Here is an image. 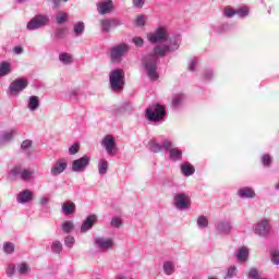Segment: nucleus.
Returning a JSON list of instances; mask_svg holds the SVG:
<instances>
[{"label":"nucleus","mask_w":279,"mask_h":279,"mask_svg":"<svg viewBox=\"0 0 279 279\" xmlns=\"http://www.w3.org/2000/svg\"><path fill=\"white\" fill-rule=\"evenodd\" d=\"M84 29H86V25L84 24V22L75 23L73 26V32L75 36H82V34H84Z\"/></svg>","instance_id":"nucleus-32"},{"label":"nucleus","mask_w":279,"mask_h":279,"mask_svg":"<svg viewBox=\"0 0 279 279\" xmlns=\"http://www.w3.org/2000/svg\"><path fill=\"white\" fill-rule=\"evenodd\" d=\"M168 151L169 159L172 160V162H179L180 160H182V149L172 146L168 149Z\"/></svg>","instance_id":"nucleus-21"},{"label":"nucleus","mask_w":279,"mask_h":279,"mask_svg":"<svg viewBox=\"0 0 279 279\" xmlns=\"http://www.w3.org/2000/svg\"><path fill=\"white\" fill-rule=\"evenodd\" d=\"M23 171V168L21 166H15L11 171L10 174L13 178H21V173Z\"/></svg>","instance_id":"nucleus-47"},{"label":"nucleus","mask_w":279,"mask_h":279,"mask_svg":"<svg viewBox=\"0 0 279 279\" xmlns=\"http://www.w3.org/2000/svg\"><path fill=\"white\" fill-rule=\"evenodd\" d=\"M271 260L275 265H279V251L275 250L271 252Z\"/></svg>","instance_id":"nucleus-54"},{"label":"nucleus","mask_w":279,"mask_h":279,"mask_svg":"<svg viewBox=\"0 0 279 279\" xmlns=\"http://www.w3.org/2000/svg\"><path fill=\"white\" fill-rule=\"evenodd\" d=\"M78 151H80V144H73L69 148L70 156H75V154H77Z\"/></svg>","instance_id":"nucleus-53"},{"label":"nucleus","mask_w":279,"mask_h":279,"mask_svg":"<svg viewBox=\"0 0 279 279\" xmlns=\"http://www.w3.org/2000/svg\"><path fill=\"white\" fill-rule=\"evenodd\" d=\"M101 145L109 156L117 154V142L111 135H106L101 141Z\"/></svg>","instance_id":"nucleus-11"},{"label":"nucleus","mask_w":279,"mask_h":279,"mask_svg":"<svg viewBox=\"0 0 279 279\" xmlns=\"http://www.w3.org/2000/svg\"><path fill=\"white\" fill-rule=\"evenodd\" d=\"M29 86V82L25 77H19L15 78L13 82L10 83L9 88H8V94L11 97H19L25 88Z\"/></svg>","instance_id":"nucleus-5"},{"label":"nucleus","mask_w":279,"mask_h":279,"mask_svg":"<svg viewBox=\"0 0 279 279\" xmlns=\"http://www.w3.org/2000/svg\"><path fill=\"white\" fill-rule=\"evenodd\" d=\"M32 145H33L32 140H25L21 144V149H23V151H27V149H29V147H32Z\"/></svg>","instance_id":"nucleus-52"},{"label":"nucleus","mask_w":279,"mask_h":279,"mask_svg":"<svg viewBox=\"0 0 279 279\" xmlns=\"http://www.w3.org/2000/svg\"><path fill=\"white\" fill-rule=\"evenodd\" d=\"M100 25L104 34H108L110 29L119 27V25H122V23L118 19H104L100 21Z\"/></svg>","instance_id":"nucleus-13"},{"label":"nucleus","mask_w":279,"mask_h":279,"mask_svg":"<svg viewBox=\"0 0 279 279\" xmlns=\"http://www.w3.org/2000/svg\"><path fill=\"white\" fill-rule=\"evenodd\" d=\"M78 95H80V89L77 88L70 89L68 92V98L70 99V101H72V104H77Z\"/></svg>","instance_id":"nucleus-33"},{"label":"nucleus","mask_w":279,"mask_h":279,"mask_svg":"<svg viewBox=\"0 0 279 279\" xmlns=\"http://www.w3.org/2000/svg\"><path fill=\"white\" fill-rule=\"evenodd\" d=\"M49 23V15L47 14H37L35 15L27 24L26 29L28 32H35V29H40Z\"/></svg>","instance_id":"nucleus-6"},{"label":"nucleus","mask_w":279,"mask_h":279,"mask_svg":"<svg viewBox=\"0 0 279 279\" xmlns=\"http://www.w3.org/2000/svg\"><path fill=\"white\" fill-rule=\"evenodd\" d=\"M133 43L135 44V47H143V45H145V41L141 37H134Z\"/></svg>","instance_id":"nucleus-56"},{"label":"nucleus","mask_w":279,"mask_h":279,"mask_svg":"<svg viewBox=\"0 0 279 279\" xmlns=\"http://www.w3.org/2000/svg\"><path fill=\"white\" fill-rule=\"evenodd\" d=\"M111 226L112 228H119L120 226H123V220H121L119 217H113L111 219Z\"/></svg>","instance_id":"nucleus-51"},{"label":"nucleus","mask_w":279,"mask_h":279,"mask_svg":"<svg viewBox=\"0 0 279 279\" xmlns=\"http://www.w3.org/2000/svg\"><path fill=\"white\" fill-rule=\"evenodd\" d=\"M64 245L65 247H73V245H75V238L68 235L64 239Z\"/></svg>","instance_id":"nucleus-49"},{"label":"nucleus","mask_w":279,"mask_h":279,"mask_svg":"<svg viewBox=\"0 0 279 279\" xmlns=\"http://www.w3.org/2000/svg\"><path fill=\"white\" fill-rule=\"evenodd\" d=\"M182 101H184V95L178 94L172 99V107L173 108H180V106H182Z\"/></svg>","instance_id":"nucleus-36"},{"label":"nucleus","mask_w":279,"mask_h":279,"mask_svg":"<svg viewBox=\"0 0 279 279\" xmlns=\"http://www.w3.org/2000/svg\"><path fill=\"white\" fill-rule=\"evenodd\" d=\"M66 34V29L65 28H57L53 33V36L57 40H62V38H64V35Z\"/></svg>","instance_id":"nucleus-43"},{"label":"nucleus","mask_w":279,"mask_h":279,"mask_svg":"<svg viewBox=\"0 0 279 279\" xmlns=\"http://www.w3.org/2000/svg\"><path fill=\"white\" fill-rule=\"evenodd\" d=\"M253 231L257 236H269V232H271V223H269V220L267 219H262L253 226Z\"/></svg>","instance_id":"nucleus-9"},{"label":"nucleus","mask_w":279,"mask_h":279,"mask_svg":"<svg viewBox=\"0 0 279 279\" xmlns=\"http://www.w3.org/2000/svg\"><path fill=\"white\" fill-rule=\"evenodd\" d=\"M16 134V129H11L10 131H2L0 133V146L10 143Z\"/></svg>","instance_id":"nucleus-19"},{"label":"nucleus","mask_w":279,"mask_h":279,"mask_svg":"<svg viewBox=\"0 0 279 279\" xmlns=\"http://www.w3.org/2000/svg\"><path fill=\"white\" fill-rule=\"evenodd\" d=\"M17 271L21 274V276H25V274H29L31 268L27 264L21 263L17 265Z\"/></svg>","instance_id":"nucleus-38"},{"label":"nucleus","mask_w":279,"mask_h":279,"mask_svg":"<svg viewBox=\"0 0 279 279\" xmlns=\"http://www.w3.org/2000/svg\"><path fill=\"white\" fill-rule=\"evenodd\" d=\"M76 206L73 202L64 203L61 207V213H63L65 216L69 215H75Z\"/></svg>","instance_id":"nucleus-23"},{"label":"nucleus","mask_w":279,"mask_h":279,"mask_svg":"<svg viewBox=\"0 0 279 279\" xmlns=\"http://www.w3.org/2000/svg\"><path fill=\"white\" fill-rule=\"evenodd\" d=\"M97 223V216L89 215L81 226V234H86V232L93 230V227Z\"/></svg>","instance_id":"nucleus-15"},{"label":"nucleus","mask_w":279,"mask_h":279,"mask_svg":"<svg viewBox=\"0 0 279 279\" xmlns=\"http://www.w3.org/2000/svg\"><path fill=\"white\" fill-rule=\"evenodd\" d=\"M16 274V265L9 264L7 267V276L8 278H12Z\"/></svg>","instance_id":"nucleus-48"},{"label":"nucleus","mask_w":279,"mask_h":279,"mask_svg":"<svg viewBox=\"0 0 279 279\" xmlns=\"http://www.w3.org/2000/svg\"><path fill=\"white\" fill-rule=\"evenodd\" d=\"M181 172L183 173V175H185V178H190V175H193V173H195V167H193V165L189 162H183L181 165Z\"/></svg>","instance_id":"nucleus-24"},{"label":"nucleus","mask_w":279,"mask_h":279,"mask_svg":"<svg viewBox=\"0 0 279 279\" xmlns=\"http://www.w3.org/2000/svg\"><path fill=\"white\" fill-rule=\"evenodd\" d=\"M272 162H274V160L271 159V156H269V154H264L262 156V165L264 167L269 168V167H271Z\"/></svg>","instance_id":"nucleus-39"},{"label":"nucleus","mask_w":279,"mask_h":279,"mask_svg":"<svg viewBox=\"0 0 279 279\" xmlns=\"http://www.w3.org/2000/svg\"><path fill=\"white\" fill-rule=\"evenodd\" d=\"M40 206H47L49 204V197L43 196L39 201Z\"/></svg>","instance_id":"nucleus-59"},{"label":"nucleus","mask_w":279,"mask_h":279,"mask_svg":"<svg viewBox=\"0 0 279 279\" xmlns=\"http://www.w3.org/2000/svg\"><path fill=\"white\" fill-rule=\"evenodd\" d=\"M136 25H138L140 27H143V25H145V16L138 15L136 19Z\"/></svg>","instance_id":"nucleus-57"},{"label":"nucleus","mask_w":279,"mask_h":279,"mask_svg":"<svg viewBox=\"0 0 279 279\" xmlns=\"http://www.w3.org/2000/svg\"><path fill=\"white\" fill-rule=\"evenodd\" d=\"M52 5H53L54 9L60 8V0H53Z\"/></svg>","instance_id":"nucleus-61"},{"label":"nucleus","mask_w":279,"mask_h":279,"mask_svg":"<svg viewBox=\"0 0 279 279\" xmlns=\"http://www.w3.org/2000/svg\"><path fill=\"white\" fill-rule=\"evenodd\" d=\"M51 252L53 254H60L62 252V242L56 240L51 244Z\"/></svg>","instance_id":"nucleus-37"},{"label":"nucleus","mask_w":279,"mask_h":279,"mask_svg":"<svg viewBox=\"0 0 279 279\" xmlns=\"http://www.w3.org/2000/svg\"><path fill=\"white\" fill-rule=\"evenodd\" d=\"M98 173L99 175H106L108 173V160L102 158L98 161Z\"/></svg>","instance_id":"nucleus-29"},{"label":"nucleus","mask_w":279,"mask_h":279,"mask_svg":"<svg viewBox=\"0 0 279 279\" xmlns=\"http://www.w3.org/2000/svg\"><path fill=\"white\" fill-rule=\"evenodd\" d=\"M173 202L178 210H189L191 208V197L186 193L175 194Z\"/></svg>","instance_id":"nucleus-8"},{"label":"nucleus","mask_w":279,"mask_h":279,"mask_svg":"<svg viewBox=\"0 0 279 279\" xmlns=\"http://www.w3.org/2000/svg\"><path fill=\"white\" fill-rule=\"evenodd\" d=\"M59 61L61 64H73V56H71V53L69 52H62L59 54Z\"/></svg>","instance_id":"nucleus-28"},{"label":"nucleus","mask_w":279,"mask_h":279,"mask_svg":"<svg viewBox=\"0 0 279 279\" xmlns=\"http://www.w3.org/2000/svg\"><path fill=\"white\" fill-rule=\"evenodd\" d=\"M16 1V3H25V1H27V0H15Z\"/></svg>","instance_id":"nucleus-63"},{"label":"nucleus","mask_w":279,"mask_h":279,"mask_svg":"<svg viewBox=\"0 0 279 279\" xmlns=\"http://www.w3.org/2000/svg\"><path fill=\"white\" fill-rule=\"evenodd\" d=\"M13 52L16 54V56H21V53H23V48L21 46H15L13 48Z\"/></svg>","instance_id":"nucleus-60"},{"label":"nucleus","mask_w":279,"mask_h":279,"mask_svg":"<svg viewBox=\"0 0 279 279\" xmlns=\"http://www.w3.org/2000/svg\"><path fill=\"white\" fill-rule=\"evenodd\" d=\"M38 108H40V100L38 99V96H31L28 99V110H31V112H35Z\"/></svg>","instance_id":"nucleus-26"},{"label":"nucleus","mask_w":279,"mask_h":279,"mask_svg":"<svg viewBox=\"0 0 279 279\" xmlns=\"http://www.w3.org/2000/svg\"><path fill=\"white\" fill-rule=\"evenodd\" d=\"M149 43L156 44L153 49V53L146 56L143 60V66L147 73V76L153 82L158 80V62L159 58H165L167 53H172L180 49L182 37L180 35H169V31L166 27H158L154 33L148 34Z\"/></svg>","instance_id":"nucleus-1"},{"label":"nucleus","mask_w":279,"mask_h":279,"mask_svg":"<svg viewBox=\"0 0 279 279\" xmlns=\"http://www.w3.org/2000/svg\"><path fill=\"white\" fill-rule=\"evenodd\" d=\"M165 117H167V110H165V106L160 104L150 105L146 109V119L150 121V123H162Z\"/></svg>","instance_id":"nucleus-3"},{"label":"nucleus","mask_w":279,"mask_h":279,"mask_svg":"<svg viewBox=\"0 0 279 279\" xmlns=\"http://www.w3.org/2000/svg\"><path fill=\"white\" fill-rule=\"evenodd\" d=\"M126 108H128V110H132V105L131 104H126Z\"/></svg>","instance_id":"nucleus-62"},{"label":"nucleus","mask_w":279,"mask_h":279,"mask_svg":"<svg viewBox=\"0 0 279 279\" xmlns=\"http://www.w3.org/2000/svg\"><path fill=\"white\" fill-rule=\"evenodd\" d=\"M197 66V58H193L189 62V71L194 72Z\"/></svg>","instance_id":"nucleus-55"},{"label":"nucleus","mask_w":279,"mask_h":279,"mask_svg":"<svg viewBox=\"0 0 279 279\" xmlns=\"http://www.w3.org/2000/svg\"><path fill=\"white\" fill-rule=\"evenodd\" d=\"M56 21H57L58 25H62L69 21V14L60 11L56 16Z\"/></svg>","instance_id":"nucleus-35"},{"label":"nucleus","mask_w":279,"mask_h":279,"mask_svg":"<svg viewBox=\"0 0 279 279\" xmlns=\"http://www.w3.org/2000/svg\"><path fill=\"white\" fill-rule=\"evenodd\" d=\"M34 199V193L29 190L20 192L16 196L17 204H27Z\"/></svg>","instance_id":"nucleus-18"},{"label":"nucleus","mask_w":279,"mask_h":279,"mask_svg":"<svg viewBox=\"0 0 279 279\" xmlns=\"http://www.w3.org/2000/svg\"><path fill=\"white\" fill-rule=\"evenodd\" d=\"M236 15V10L227 7L223 10V16H226V19H232V16Z\"/></svg>","instance_id":"nucleus-45"},{"label":"nucleus","mask_w":279,"mask_h":279,"mask_svg":"<svg viewBox=\"0 0 279 279\" xmlns=\"http://www.w3.org/2000/svg\"><path fill=\"white\" fill-rule=\"evenodd\" d=\"M162 269L166 276H173V274H175V264L171 260H167L163 263Z\"/></svg>","instance_id":"nucleus-25"},{"label":"nucleus","mask_w":279,"mask_h":279,"mask_svg":"<svg viewBox=\"0 0 279 279\" xmlns=\"http://www.w3.org/2000/svg\"><path fill=\"white\" fill-rule=\"evenodd\" d=\"M216 230L218 234H230L232 232V223L230 221H218L216 223Z\"/></svg>","instance_id":"nucleus-16"},{"label":"nucleus","mask_w":279,"mask_h":279,"mask_svg":"<svg viewBox=\"0 0 279 279\" xmlns=\"http://www.w3.org/2000/svg\"><path fill=\"white\" fill-rule=\"evenodd\" d=\"M213 77H215V73L213 72L211 69L205 70L203 73V80H205V82H210V80H213Z\"/></svg>","instance_id":"nucleus-46"},{"label":"nucleus","mask_w":279,"mask_h":279,"mask_svg":"<svg viewBox=\"0 0 279 279\" xmlns=\"http://www.w3.org/2000/svg\"><path fill=\"white\" fill-rule=\"evenodd\" d=\"M94 243L100 252H108V250H111L112 245H114V241L112 239L106 238H96Z\"/></svg>","instance_id":"nucleus-14"},{"label":"nucleus","mask_w":279,"mask_h":279,"mask_svg":"<svg viewBox=\"0 0 279 279\" xmlns=\"http://www.w3.org/2000/svg\"><path fill=\"white\" fill-rule=\"evenodd\" d=\"M116 279H125L124 276H118Z\"/></svg>","instance_id":"nucleus-64"},{"label":"nucleus","mask_w":279,"mask_h":279,"mask_svg":"<svg viewBox=\"0 0 279 279\" xmlns=\"http://www.w3.org/2000/svg\"><path fill=\"white\" fill-rule=\"evenodd\" d=\"M90 165V157L85 155L72 162V171L74 173H84L86 169H88Z\"/></svg>","instance_id":"nucleus-10"},{"label":"nucleus","mask_w":279,"mask_h":279,"mask_svg":"<svg viewBox=\"0 0 279 279\" xmlns=\"http://www.w3.org/2000/svg\"><path fill=\"white\" fill-rule=\"evenodd\" d=\"M61 230L64 234H71L75 230V223H73V220H65L61 223Z\"/></svg>","instance_id":"nucleus-27"},{"label":"nucleus","mask_w":279,"mask_h":279,"mask_svg":"<svg viewBox=\"0 0 279 279\" xmlns=\"http://www.w3.org/2000/svg\"><path fill=\"white\" fill-rule=\"evenodd\" d=\"M134 8H143L145 5V0H133Z\"/></svg>","instance_id":"nucleus-58"},{"label":"nucleus","mask_w":279,"mask_h":279,"mask_svg":"<svg viewBox=\"0 0 279 279\" xmlns=\"http://www.w3.org/2000/svg\"><path fill=\"white\" fill-rule=\"evenodd\" d=\"M173 147V142L169 140H165L159 144L155 140H151L148 143V149L149 151H153V154H160V151H169Z\"/></svg>","instance_id":"nucleus-7"},{"label":"nucleus","mask_w":279,"mask_h":279,"mask_svg":"<svg viewBox=\"0 0 279 279\" xmlns=\"http://www.w3.org/2000/svg\"><path fill=\"white\" fill-rule=\"evenodd\" d=\"M247 256H250V251L247 250V247L243 246L238 250V252H236L238 260L243 262L247 258Z\"/></svg>","instance_id":"nucleus-30"},{"label":"nucleus","mask_w":279,"mask_h":279,"mask_svg":"<svg viewBox=\"0 0 279 279\" xmlns=\"http://www.w3.org/2000/svg\"><path fill=\"white\" fill-rule=\"evenodd\" d=\"M211 32H215L216 34H223V32H228L230 29V25L228 24H221V25H211L210 26Z\"/></svg>","instance_id":"nucleus-31"},{"label":"nucleus","mask_w":279,"mask_h":279,"mask_svg":"<svg viewBox=\"0 0 279 279\" xmlns=\"http://www.w3.org/2000/svg\"><path fill=\"white\" fill-rule=\"evenodd\" d=\"M32 175H33L32 171L25 169V170H22L20 178L24 182H29V180H32Z\"/></svg>","instance_id":"nucleus-44"},{"label":"nucleus","mask_w":279,"mask_h":279,"mask_svg":"<svg viewBox=\"0 0 279 279\" xmlns=\"http://www.w3.org/2000/svg\"><path fill=\"white\" fill-rule=\"evenodd\" d=\"M66 167H69V163L65 159H58L54 165L50 169V173L53 178L61 175V173H64L66 171Z\"/></svg>","instance_id":"nucleus-12"},{"label":"nucleus","mask_w":279,"mask_h":279,"mask_svg":"<svg viewBox=\"0 0 279 279\" xmlns=\"http://www.w3.org/2000/svg\"><path fill=\"white\" fill-rule=\"evenodd\" d=\"M12 73V63L8 61L0 62V77H8Z\"/></svg>","instance_id":"nucleus-22"},{"label":"nucleus","mask_w":279,"mask_h":279,"mask_svg":"<svg viewBox=\"0 0 279 279\" xmlns=\"http://www.w3.org/2000/svg\"><path fill=\"white\" fill-rule=\"evenodd\" d=\"M234 276H236V266H231L227 270L226 278L231 279L234 278Z\"/></svg>","instance_id":"nucleus-50"},{"label":"nucleus","mask_w":279,"mask_h":279,"mask_svg":"<svg viewBox=\"0 0 279 279\" xmlns=\"http://www.w3.org/2000/svg\"><path fill=\"white\" fill-rule=\"evenodd\" d=\"M238 196H240L241 199H254V197H256V192L254 189L245 186L238 190Z\"/></svg>","instance_id":"nucleus-17"},{"label":"nucleus","mask_w":279,"mask_h":279,"mask_svg":"<svg viewBox=\"0 0 279 279\" xmlns=\"http://www.w3.org/2000/svg\"><path fill=\"white\" fill-rule=\"evenodd\" d=\"M235 14L239 16V19H246V16H250V8L241 7L235 10Z\"/></svg>","instance_id":"nucleus-34"},{"label":"nucleus","mask_w":279,"mask_h":279,"mask_svg":"<svg viewBox=\"0 0 279 279\" xmlns=\"http://www.w3.org/2000/svg\"><path fill=\"white\" fill-rule=\"evenodd\" d=\"M197 226L198 228H208V218L206 216H199L197 218Z\"/></svg>","instance_id":"nucleus-42"},{"label":"nucleus","mask_w":279,"mask_h":279,"mask_svg":"<svg viewBox=\"0 0 279 279\" xmlns=\"http://www.w3.org/2000/svg\"><path fill=\"white\" fill-rule=\"evenodd\" d=\"M130 53V45L122 43L110 48V60L114 64L123 62V59Z\"/></svg>","instance_id":"nucleus-4"},{"label":"nucleus","mask_w":279,"mask_h":279,"mask_svg":"<svg viewBox=\"0 0 279 279\" xmlns=\"http://www.w3.org/2000/svg\"><path fill=\"white\" fill-rule=\"evenodd\" d=\"M15 250V245L12 242H4L3 243V252L5 254H12Z\"/></svg>","instance_id":"nucleus-41"},{"label":"nucleus","mask_w":279,"mask_h":279,"mask_svg":"<svg viewBox=\"0 0 279 279\" xmlns=\"http://www.w3.org/2000/svg\"><path fill=\"white\" fill-rule=\"evenodd\" d=\"M248 279H267L265 277H260L258 274V269L256 268H251L248 274H247Z\"/></svg>","instance_id":"nucleus-40"},{"label":"nucleus","mask_w":279,"mask_h":279,"mask_svg":"<svg viewBox=\"0 0 279 279\" xmlns=\"http://www.w3.org/2000/svg\"><path fill=\"white\" fill-rule=\"evenodd\" d=\"M99 14H109V12L112 11V8H114L112 0H105L102 2H99L97 4Z\"/></svg>","instance_id":"nucleus-20"},{"label":"nucleus","mask_w":279,"mask_h":279,"mask_svg":"<svg viewBox=\"0 0 279 279\" xmlns=\"http://www.w3.org/2000/svg\"><path fill=\"white\" fill-rule=\"evenodd\" d=\"M109 84L113 93H121L125 86V72L123 69H114L109 73Z\"/></svg>","instance_id":"nucleus-2"}]
</instances>
